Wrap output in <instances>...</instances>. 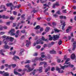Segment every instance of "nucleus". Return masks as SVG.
<instances>
[{
    "label": "nucleus",
    "mask_w": 76,
    "mask_h": 76,
    "mask_svg": "<svg viewBox=\"0 0 76 76\" xmlns=\"http://www.w3.org/2000/svg\"><path fill=\"white\" fill-rule=\"evenodd\" d=\"M35 60H39V58L38 57H36L35 58Z\"/></svg>",
    "instance_id": "nucleus-56"
},
{
    "label": "nucleus",
    "mask_w": 76,
    "mask_h": 76,
    "mask_svg": "<svg viewBox=\"0 0 76 76\" xmlns=\"http://www.w3.org/2000/svg\"><path fill=\"white\" fill-rule=\"evenodd\" d=\"M41 40L43 41H48V39H45L44 36H42L41 38Z\"/></svg>",
    "instance_id": "nucleus-11"
},
{
    "label": "nucleus",
    "mask_w": 76,
    "mask_h": 76,
    "mask_svg": "<svg viewBox=\"0 0 76 76\" xmlns=\"http://www.w3.org/2000/svg\"><path fill=\"white\" fill-rule=\"evenodd\" d=\"M66 10H64L62 11V12L64 13H67V12H66Z\"/></svg>",
    "instance_id": "nucleus-48"
},
{
    "label": "nucleus",
    "mask_w": 76,
    "mask_h": 76,
    "mask_svg": "<svg viewBox=\"0 0 76 76\" xmlns=\"http://www.w3.org/2000/svg\"><path fill=\"white\" fill-rule=\"evenodd\" d=\"M2 18L3 19H9V17L8 16H6L5 15H3L2 16Z\"/></svg>",
    "instance_id": "nucleus-16"
},
{
    "label": "nucleus",
    "mask_w": 76,
    "mask_h": 76,
    "mask_svg": "<svg viewBox=\"0 0 76 76\" xmlns=\"http://www.w3.org/2000/svg\"><path fill=\"white\" fill-rule=\"evenodd\" d=\"M41 42V40H40V39H39L36 41V44H40Z\"/></svg>",
    "instance_id": "nucleus-22"
},
{
    "label": "nucleus",
    "mask_w": 76,
    "mask_h": 76,
    "mask_svg": "<svg viewBox=\"0 0 76 76\" xmlns=\"http://www.w3.org/2000/svg\"><path fill=\"white\" fill-rule=\"evenodd\" d=\"M67 59V56H64V60H66Z\"/></svg>",
    "instance_id": "nucleus-55"
},
{
    "label": "nucleus",
    "mask_w": 76,
    "mask_h": 76,
    "mask_svg": "<svg viewBox=\"0 0 76 76\" xmlns=\"http://www.w3.org/2000/svg\"><path fill=\"white\" fill-rule=\"evenodd\" d=\"M43 64H44V67H47V62H44Z\"/></svg>",
    "instance_id": "nucleus-32"
},
{
    "label": "nucleus",
    "mask_w": 76,
    "mask_h": 76,
    "mask_svg": "<svg viewBox=\"0 0 76 76\" xmlns=\"http://www.w3.org/2000/svg\"><path fill=\"white\" fill-rule=\"evenodd\" d=\"M25 50L23 49H22L20 50V53L19 54V56H22V53L24 52Z\"/></svg>",
    "instance_id": "nucleus-10"
},
{
    "label": "nucleus",
    "mask_w": 76,
    "mask_h": 76,
    "mask_svg": "<svg viewBox=\"0 0 76 76\" xmlns=\"http://www.w3.org/2000/svg\"><path fill=\"white\" fill-rule=\"evenodd\" d=\"M37 71H38V70L34 69L33 72H32V74H33V75H35V72H37Z\"/></svg>",
    "instance_id": "nucleus-25"
},
{
    "label": "nucleus",
    "mask_w": 76,
    "mask_h": 76,
    "mask_svg": "<svg viewBox=\"0 0 76 76\" xmlns=\"http://www.w3.org/2000/svg\"><path fill=\"white\" fill-rule=\"evenodd\" d=\"M19 24H17V26L16 27H15V29H19Z\"/></svg>",
    "instance_id": "nucleus-44"
},
{
    "label": "nucleus",
    "mask_w": 76,
    "mask_h": 76,
    "mask_svg": "<svg viewBox=\"0 0 76 76\" xmlns=\"http://www.w3.org/2000/svg\"><path fill=\"white\" fill-rule=\"evenodd\" d=\"M50 54H56V51L54 50H50Z\"/></svg>",
    "instance_id": "nucleus-9"
},
{
    "label": "nucleus",
    "mask_w": 76,
    "mask_h": 76,
    "mask_svg": "<svg viewBox=\"0 0 76 76\" xmlns=\"http://www.w3.org/2000/svg\"><path fill=\"white\" fill-rule=\"evenodd\" d=\"M4 73V71L3 72L0 71V74L3 75V76H9V73L8 72H5Z\"/></svg>",
    "instance_id": "nucleus-3"
},
{
    "label": "nucleus",
    "mask_w": 76,
    "mask_h": 76,
    "mask_svg": "<svg viewBox=\"0 0 76 76\" xmlns=\"http://www.w3.org/2000/svg\"><path fill=\"white\" fill-rule=\"evenodd\" d=\"M25 15L24 14H23L22 15H21V18H25Z\"/></svg>",
    "instance_id": "nucleus-60"
},
{
    "label": "nucleus",
    "mask_w": 76,
    "mask_h": 76,
    "mask_svg": "<svg viewBox=\"0 0 76 76\" xmlns=\"http://www.w3.org/2000/svg\"><path fill=\"white\" fill-rule=\"evenodd\" d=\"M57 62L58 63H60L61 62V60L60 59H58L57 60Z\"/></svg>",
    "instance_id": "nucleus-52"
},
{
    "label": "nucleus",
    "mask_w": 76,
    "mask_h": 76,
    "mask_svg": "<svg viewBox=\"0 0 76 76\" xmlns=\"http://www.w3.org/2000/svg\"><path fill=\"white\" fill-rule=\"evenodd\" d=\"M53 37H50L49 38V40H50V41H52L53 39V41H56V40H58L59 38H60V36L57 35H53Z\"/></svg>",
    "instance_id": "nucleus-1"
},
{
    "label": "nucleus",
    "mask_w": 76,
    "mask_h": 76,
    "mask_svg": "<svg viewBox=\"0 0 76 76\" xmlns=\"http://www.w3.org/2000/svg\"><path fill=\"white\" fill-rule=\"evenodd\" d=\"M60 19H66V17L63 15H61L59 16Z\"/></svg>",
    "instance_id": "nucleus-15"
},
{
    "label": "nucleus",
    "mask_w": 76,
    "mask_h": 76,
    "mask_svg": "<svg viewBox=\"0 0 76 76\" xmlns=\"http://www.w3.org/2000/svg\"><path fill=\"white\" fill-rule=\"evenodd\" d=\"M73 48L72 50H73V51H74V50H75V48H76V46H73Z\"/></svg>",
    "instance_id": "nucleus-53"
},
{
    "label": "nucleus",
    "mask_w": 76,
    "mask_h": 76,
    "mask_svg": "<svg viewBox=\"0 0 76 76\" xmlns=\"http://www.w3.org/2000/svg\"><path fill=\"white\" fill-rule=\"evenodd\" d=\"M69 61H70V58H68L66 59L64 64H69V62H67Z\"/></svg>",
    "instance_id": "nucleus-13"
},
{
    "label": "nucleus",
    "mask_w": 76,
    "mask_h": 76,
    "mask_svg": "<svg viewBox=\"0 0 76 76\" xmlns=\"http://www.w3.org/2000/svg\"><path fill=\"white\" fill-rule=\"evenodd\" d=\"M26 41L27 42V43L26 44V46L27 47H28L29 46V44H31V41H28V40H26Z\"/></svg>",
    "instance_id": "nucleus-12"
},
{
    "label": "nucleus",
    "mask_w": 76,
    "mask_h": 76,
    "mask_svg": "<svg viewBox=\"0 0 76 76\" xmlns=\"http://www.w3.org/2000/svg\"><path fill=\"white\" fill-rule=\"evenodd\" d=\"M22 70L21 69H18V70L17 71L18 72H22Z\"/></svg>",
    "instance_id": "nucleus-63"
},
{
    "label": "nucleus",
    "mask_w": 76,
    "mask_h": 76,
    "mask_svg": "<svg viewBox=\"0 0 76 76\" xmlns=\"http://www.w3.org/2000/svg\"><path fill=\"white\" fill-rule=\"evenodd\" d=\"M14 74H15V75H19V73H18V72H14Z\"/></svg>",
    "instance_id": "nucleus-61"
},
{
    "label": "nucleus",
    "mask_w": 76,
    "mask_h": 76,
    "mask_svg": "<svg viewBox=\"0 0 76 76\" xmlns=\"http://www.w3.org/2000/svg\"><path fill=\"white\" fill-rule=\"evenodd\" d=\"M54 30L55 33H58L60 31V30L58 29L57 28H54Z\"/></svg>",
    "instance_id": "nucleus-14"
},
{
    "label": "nucleus",
    "mask_w": 76,
    "mask_h": 76,
    "mask_svg": "<svg viewBox=\"0 0 76 76\" xmlns=\"http://www.w3.org/2000/svg\"><path fill=\"white\" fill-rule=\"evenodd\" d=\"M29 65H27L25 66V67L27 68L28 69V70L27 71V72H30L31 71H32L34 70L33 68H30Z\"/></svg>",
    "instance_id": "nucleus-2"
},
{
    "label": "nucleus",
    "mask_w": 76,
    "mask_h": 76,
    "mask_svg": "<svg viewBox=\"0 0 76 76\" xmlns=\"http://www.w3.org/2000/svg\"><path fill=\"white\" fill-rule=\"evenodd\" d=\"M39 71L40 73L42 72V67L41 66L39 68Z\"/></svg>",
    "instance_id": "nucleus-24"
},
{
    "label": "nucleus",
    "mask_w": 76,
    "mask_h": 76,
    "mask_svg": "<svg viewBox=\"0 0 76 76\" xmlns=\"http://www.w3.org/2000/svg\"><path fill=\"white\" fill-rule=\"evenodd\" d=\"M38 53H37V52H35V53H34V55H33V56H38Z\"/></svg>",
    "instance_id": "nucleus-36"
},
{
    "label": "nucleus",
    "mask_w": 76,
    "mask_h": 76,
    "mask_svg": "<svg viewBox=\"0 0 76 76\" xmlns=\"http://www.w3.org/2000/svg\"><path fill=\"white\" fill-rule=\"evenodd\" d=\"M13 14L14 15H17V12L15 11H13Z\"/></svg>",
    "instance_id": "nucleus-33"
},
{
    "label": "nucleus",
    "mask_w": 76,
    "mask_h": 76,
    "mask_svg": "<svg viewBox=\"0 0 76 76\" xmlns=\"http://www.w3.org/2000/svg\"><path fill=\"white\" fill-rule=\"evenodd\" d=\"M56 13L58 14V15H61V12H60V11L58 10L57 11Z\"/></svg>",
    "instance_id": "nucleus-35"
},
{
    "label": "nucleus",
    "mask_w": 76,
    "mask_h": 76,
    "mask_svg": "<svg viewBox=\"0 0 76 76\" xmlns=\"http://www.w3.org/2000/svg\"><path fill=\"white\" fill-rule=\"evenodd\" d=\"M76 58V56L75 55V54L74 53H72L71 56V58L73 60V59H75Z\"/></svg>",
    "instance_id": "nucleus-7"
},
{
    "label": "nucleus",
    "mask_w": 76,
    "mask_h": 76,
    "mask_svg": "<svg viewBox=\"0 0 76 76\" xmlns=\"http://www.w3.org/2000/svg\"><path fill=\"white\" fill-rule=\"evenodd\" d=\"M50 66H49L48 68L46 69L45 70V72L46 73H47V72L50 70Z\"/></svg>",
    "instance_id": "nucleus-21"
},
{
    "label": "nucleus",
    "mask_w": 76,
    "mask_h": 76,
    "mask_svg": "<svg viewBox=\"0 0 76 76\" xmlns=\"http://www.w3.org/2000/svg\"><path fill=\"white\" fill-rule=\"evenodd\" d=\"M11 66H12L13 68H14V67H15L16 66V65L15 64H11Z\"/></svg>",
    "instance_id": "nucleus-31"
},
{
    "label": "nucleus",
    "mask_w": 76,
    "mask_h": 76,
    "mask_svg": "<svg viewBox=\"0 0 76 76\" xmlns=\"http://www.w3.org/2000/svg\"><path fill=\"white\" fill-rule=\"evenodd\" d=\"M60 67H61V69H63V70L64 69V68H65V67H64V66H61Z\"/></svg>",
    "instance_id": "nucleus-42"
},
{
    "label": "nucleus",
    "mask_w": 76,
    "mask_h": 76,
    "mask_svg": "<svg viewBox=\"0 0 76 76\" xmlns=\"http://www.w3.org/2000/svg\"><path fill=\"white\" fill-rule=\"evenodd\" d=\"M43 6H46V7H49V6L48 5L46 4H43Z\"/></svg>",
    "instance_id": "nucleus-59"
},
{
    "label": "nucleus",
    "mask_w": 76,
    "mask_h": 76,
    "mask_svg": "<svg viewBox=\"0 0 76 76\" xmlns=\"http://www.w3.org/2000/svg\"><path fill=\"white\" fill-rule=\"evenodd\" d=\"M39 28H40V26L39 25H38L36 27H34V29L38 30L39 29Z\"/></svg>",
    "instance_id": "nucleus-18"
},
{
    "label": "nucleus",
    "mask_w": 76,
    "mask_h": 76,
    "mask_svg": "<svg viewBox=\"0 0 76 76\" xmlns=\"http://www.w3.org/2000/svg\"><path fill=\"white\" fill-rule=\"evenodd\" d=\"M1 38L3 39H4L5 38L6 39V38H7V37H6V35H4V36H2Z\"/></svg>",
    "instance_id": "nucleus-37"
},
{
    "label": "nucleus",
    "mask_w": 76,
    "mask_h": 76,
    "mask_svg": "<svg viewBox=\"0 0 76 76\" xmlns=\"http://www.w3.org/2000/svg\"><path fill=\"white\" fill-rule=\"evenodd\" d=\"M56 70L57 71H58V73H62L63 72V71L62 70V69L61 68H58V67L56 66Z\"/></svg>",
    "instance_id": "nucleus-5"
},
{
    "label": "nucleus",
    "mask_w": 76,
    "mask_h": 76,
    "mask_svg": "<svg viewBox=\"0 0 76 76\" xmlns=\"http://www.w3.org/2000/svg\"><path fill=\"white\" fill-rule=\"evenodd\" d=\"M72 26H69L68 27V29L69 30L71 29H72Z\"/></svg>",
    "instance_id": "nucleus-54"
},
{
    "label": "nucleus",
    "mask_w": 76,
    "mask_h": 76,
    "mask_svg": "<svg viewBox=\"0 0 76 76\" xmlns=\"http://www.w3.org/2000/svg\"><path fill=\"white\" fill-rule=\"evenodd\" d=\"M41 46L39 45H37L36 47V48H37V49L38 50V49H39L40 48H41Z\"/></svg>",
    "instance_id": "nucleus-26"
},
{
    "label": "nucleus",
    "mask_w": 76,
    "mask_h": 76,
    "mask_svg": "<svg viewBox=\"0 0 76 76\" xmlns=\"http://www.w3.org/2000/svg\"><path fill=\"white\" fill-rule=\"evenodd\" d=\"M55 4L56 6H60V4H59L58 3V2H56Z\"/></svg>",
    "instance_id": "nucleus-29"
},
{
    "label": "nucleus",
    "mask_w": 76,
    "mask_h": 76,
    "mask_svg": "<svg viewBox=\"0 0 76 76\" xmlns=\"http://www.w3.org/2000/svg\"><path fill=\"white\" fill-rule=\"evenodd\" d=\"M55 70V68L54 67H52L51 69V71H54Z\"/></svg>",
    "instance_id": "nucleus-41"
},
{
    "label": "nucleus",
    "mask_w": 76,
    "mask_h": 76,
    "mask_svg": "<svg viewBox=\"0 0 76 76\" xmlns=\"http://www.w3.org/2000/svg\"><path fill=\"white\" fill-rule=\"evenodd\" d=\"M62 42L63 41H62L61 39H60L58 42V44H59V45H60L61 44H62Z\"/></svg>",
    "instance_id": "nucleus-19"
},
{
    "label": "nucleus",
    "mask_w": 76,
    "mask_h": 76,
    "mask_svg": "<svg viewBox=\"0 0 76 76\" xmlns=\"http://www.w3.org/2000/svg\"><path fill=\"white\" fill-rule=\"evenodd\" d=\"M5 34V32L4 31L1 32L0 33V35H3Z\"/></svg>",
    "instance_id": "nucleus-45"
},
{
    "label": "nucleus",
    "mask_w": 76,
    "mask_h": 76,
    "mask_svg": "<svg viewBox=\"0 0 76 76\" xmlns=\"http://www.w3.org/2000/svg\"><path fill=\"white\" fill-rule=\"evenodd\" d=\"M34 13H36L37 12V11L34 10H33L32 11H31V12L32 13L33 12Z\"/></svg>",
    "instance_id": "nucleus-43"
},
{
    "label": "nucleus",
    "mask_w": 76,
    "mask_h": 76,
    "mask_svg": "<svg viewBox=\"0 0 76 76\" xmlns=\"http://www.w3.org/2000/svg\"><path fill=\"white\" fill-rule=\"evenodd\" d=\"M56 64H55V63H52L51 64V66H55V65H56Z\"/></svg>",
    "instance_id": "nucleus-57"
},
{
    "label": "nucleus",
    "mask_w": 76,
    "mask_h": 76,
    "mask_svg": "<svg viewBox=\"0 0 76 76\" xmlns=\"http://www.w3.org/2000/svg\"><path fill=\"white\" fill-rule=\"evenodd\" d=\"M17 59H18V60H20V59H19V57L18 56H14L13 58V59L14 60H16Z\"/></svg>",
    "instance_id": "nucleus-8"
},
{
    "label": "nucleus",
    "mask_w": 76,
    "mask_h": 76,
    "mask_svg": "<svg viewBox=\"0 0 76 76\" xmlns=\"http://www.w3.org/2000/svg\"><path fill=\"white\" fill-rule=\"evenodd\" d=\"M31 63V60H28L26 61V62H25V63L26 64V63Z\"/></svg>",
    "instance_id": "nucleus-30"
},
{
    "label": "nucleus",
    "mask_w": 76,
    "mask_h": 76,
    "mask_svg": "<svg viewBox=\"0 0 76 76\" xmlns=\"http://www.w3.org/2000/svg\"><path fill=\"white\" fill-rule=\"evenodd\" d=\"M52 25L53 26H56V23L54 22L52 23Z\"/></svg>",
    "instance_id": "nucleus-64"
},
{
    "label": "nucleus",
    "mask_w": 76,
    "mask_h": 76,
    "mask_svg": "<svg viewBox=\"0 0 76 76\" xmlns=\"http://www.w3.org/2000/svg\"><path fill=\"white\" fill-rule=\"evenodd\" d=\"M20 32L21 33H23V34H25L26 32L25 30H22Z\"/></svg>",
    "instance_id": "nucleus-34"
},
{
    "label": "nucleus",
    "mask_w": 76,
    "mask_h": 76,
    "mask_svg": "<svg viewBox=\"0 0 76 76\" xmlns=\"http://www.w3.org/2000/svg\"><path fill=\"white\" fill-rule=\"evenodd\" d=\"M14 18L13 17V16H11L10 18V20H14Z\"/></svg>",
    "instance_id": "nucleus-46"
},
{
    "label": "nucleus",
    "mask_w": 76,
    "mask_h": 76,
    "mask_svg": "<svg viewBox=\"0 0 76 76\" xmlns=\"http://www.w3.org/2000/svg\"><path fill=\"white\" fill-rule=\"evenodd\" d=\"M49 29H50V27H47L45 30L46 32H48V31H49Z\"/></svg>",
    "instance_id": "nucleus-27"
},
{
    "label": "nucleus",
    "mask_w": 76,
    "mask_h": 76,
    "mask_svg": "<svg viewBox=\"0 0 76 76\" xmlns=\"http://www.w3.org/2000/svg\"><path fill=\"white\" fill-rule=\"evenodd\" d=\"M5 39L6 40H9V39H10V41L12 42L13 41V40H14V38L12 37H10V38H9V37H7Z\"/></svg>",
    "instance_id": "nucleus-6"
},
{
    "label": "nucleus",
    "mask_w": 76,
    "mask_h": 76,
    "mask_svg": "<svg viewBox=\"0 0 76 76\" xmlns=\"http://www.w3.org/2000/svg\"><path fill=\"white\" fill-rule=\"evenodd\" d=\"M16 6H17L16 8H17V9H19V8H20V7H21V6H20V4H19L18 5V6L16 5Z\"/></svg>",
    "instance_id": "nucleus-38"
},
{
    "label": "nucleus",
    "mask_w": 76,
    "mask_h": 76,
    "mask_svg": "<svg viewBox=\"0 0 76 76\" xmlns=\"http://www.w3.org/2000/svg\"><path fill=\"white\" fill-rule=\"evenodd\" d=\"M13 27H15V26H16V23H13Z\"/></svg>",
    "instance_id": "nucleus-58"
},
{
    "label": "nucleus",
    "mask_w": 76,
    "mask_h": 76,
    "mask_svg": "<svg viewBox=\"0 0 76 76\" xmlns=\"http://www.w3.org/2000/svg\"><path fill=\"white\" fill-rule=\"evenodd\" d=\"M15 33H14L13 32H11V35L13 36V35H15Z\"/></svg>",
    "instance_id": "nucleus-47"
},
{
    "label": "nucleus",
    "mask_w": 76,
    "mask_h": 76,
    "mask_svg": "<svg viewBox=\"0 0 76 76\" xmlns=\"http://www.w3.org/2000/svg\"><path fill=\"white\" fill-rule=\"evenodd\" d=\"M7 40H6L5 41H5V39H4L3 40V42H4L5 45H7Z\"/></svg>",
    "instance_id": "nucleus-23"
},
{
    "label": "nucleus",
    "mask_w": 76,
    "mask_h": 76,
    "mask_svg": "<svg viewBox=\"0 0 76 76\" xmlns=\"http://www.w3.org/2000/svg\"><path fill=\"white\" fill-rule=\"evenodd\" d=\"M69 66H70L71 67H74V65L71 64H69L68 65Z\"/></svg>",
    "instance_id": "nucleus-40"
},
{
    "label": "nucleus",
    "mask_w": 76,
    "mask_h": 76,
    "mask_svg": "<svg viewBox=\"0 0 76 76\" xmlns=\"http://www.w3.org/2000/svg\"><path fill=\"white\" fill-rule=\"evenodd\" d=\"M15 32V29H11L9 32Z\"/></svg>",
    "instance_id": "nucleus-28"
},
{
    "label": "nucleus",
    "mask_w": 76,
    "mask_h": 76,
    "mask_svg": "<svg viewBox=\"0 0 76 76\" xmlns=\"http://www.w3.org/2000/svg\"><path fill=\"white\" fill-rule=\"evenodd\" d=\"M3 29V27L1 26H0V31L2 30Z\"/></svg>",
    "instance_id": "nucleus-49"
},
{
    "label": "nucleus",
    "mask_w": 76,
    "mask_h": 76,
    "mask_svg": "<svg viewBox=\"0 0 76 76\" xmlns=\"http://www.w3.org/2000/svg\"><path fill=\"white\" fill-rule=\"evenodd\" d=\"M4 68V66L3 65H2L1 67V69H3Z\"/></svg>",
    "instance_id": "nucleus-62"
},
{
    "label": "nucleus",
    "mask_w": 76,
    "mask_h": 76,
    "mask_svg": "<svg viewBox=\"0 0 76 76\" xmlns=\"http://www.w3.org/2000/svg\"><path fill=\"white\" fill-rule=\"evenodd\" d=\"M43 28H41L40 30V33H41L42 31H43Z\"/></svg>",
    "instance_id": "nucleus-50"
},
{
    "label": "nucleus",
    "mask_w": 76,
    "mask_h": 76,
    "mask_svg": "<svg viewBox=\"0 0 76 76\" xmlns=\"http://www.w3.org/2000/svg\"><path fill=\"white\" fill-rule=\"evenodd\" d=\"M52 7L53 8H54V9L56 8V4H53Z\"/></svg>",
    "instance_id": "nucleus-51"
},
{
    "label": "nucleus",
    "mask_w": 76,
    "mask_h": 76,
    "mask_svg": "<svg viewBox=\"0 0 76 76\" xmlns=\"http://www.w3.org/2000/svg\"><path fill=\"white\" fill-rule=\"evenodd\" d=\"M65 22H64V23L62 24V30H64V26H66V24L65 23Z\"/></svg>",
    "instance_id": "nucleus-17"
},
{
    "label": "nucleus",
    "mask_w": 76,
    "mask_h": 76,
    "mask_svg": "<svg viewBox=\"0 0 76 76\" xmlns=\"http://www.w3.org/2000/svg\"><path fill=\"white\" fill-rule=\"evenodd\" d=\"M76 42L75 41L73 42L72 45L73 46H76Z\"/></svg>",
    "instance_id": "nucleus-39"
},
{
    "label": "nucleus",
    "mask_w": 76,
    "mask_h": 76,
    "mask_svg": "<svg viewBox=\"0 0 76 76\" xmlns=\"http://www.w3.org/2000/svg\"><path fill=\"white\" fill-rule=\"evenodd\" d=\"M4 48L5 49H7V50L8 49H9L10 47H9V46H8V45H5L4 46Z\"/></svg>",
    "instance_id": "nucleus-20"
},
{
    "label": "nucleus",
    "mask_w": 76,
    "mask_h": 76,
    "mask_svg": "<svg viewBox=\"0 0 76 76\" xmlns=\"http://www.w3.org/2000/svg\"><path fill=\"white\" fill-rule=\"evenodd\" d=\"M6 5L7 7H9V6H12L13 7V8L14 9H15V8L17 7V6H14L11 3H7L6 4Z\"/></svg>",
    "instance_id": "nucleus-4"
}]
</instances>
